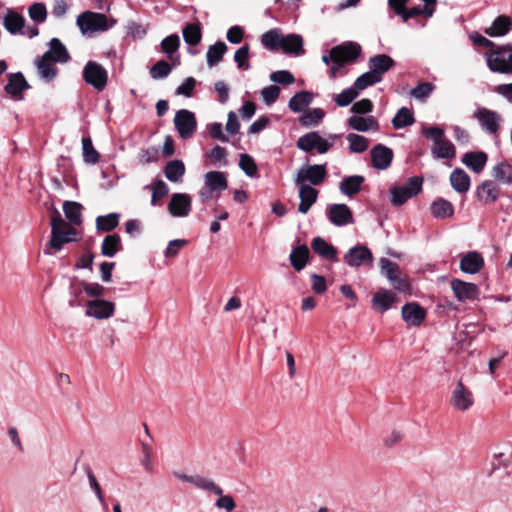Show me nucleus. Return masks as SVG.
Listing matches in <instances>:
<instances>
[{"mask_svg": "<svg viewBox=\"0 0 512 512\" xmlns=\"http://www.w3.org/2000/svg\"><path fill=\"white\" fill-rule=\"evenodd\" d=\"M364 181L361 175L346 176L339 183V189L343 195L352 197L361 190Z\"/></svg>", "mask_w": 512, "mask_h": 512, "instance_id": "obj_28", "label": "nucleus"}, {"mask_svg": "<svg viewBox=\"0 0 512 512\" xmlns=\"http://www.w3.org/2000/svg\"><path fill=\"white\" fill-rule=\"evenodd\" d=\"M313 100V94L309 91H301L296 93L290 100L288 107L295 113L304 111Z\"/></svg>", "mask_w": 512, "mask_h": 512, "instance_id": "obj_34", "label": "nucleus"}, {"mask_svg": "<svg viewBox=\"0 0 512 512\" xmlns=\"http://www.w3.org/2000/svg\"><path fill=\"white\" fill-rule=\"evenodd\" d=\"M193 485L195 487H197L198 489L207 491L216 496H221L223 493V489L218 484H216L213 480H211L207 477L201 476L199 474H195Z\"/></svg>", "mask_w": 512, "mask_h": 512, "instance_id": "obj_44", "label": "nucleus"}, {"mask_svg": "<svg viewBox=\"0 0 512 512\" xmlns=\"http://www.w3.org/2000/svg\"><path fill=\"white\" fill-rule=\"evenodd\" d=\"M205 184L214 191H223L227 188V179L223 172L210 171L205 174Z\"/></svg>", "mask_w": 512, "mask_h": 512, "instance_id": "obj_42", "label": "nucleus"}, {"mask_svg": "<svg viewBox=\"0 0 512 512\" xmlns=\"http://www.w3.org/2000/svg\"><path fill=\"white\" fill-rule=\"evenodd\" d=\"M317 133L308 132L301 136L296 142L297 148L304 152H310L315 149Z\"/></svg>", "mask_w": 512, "mask_h": 512, "instance_id": "obj_57", "label": "nucleus"}, {"mask_svg": "<svg viewBox=\"0 0 512 512\" xmlns=\"http://www.w3.org/2000/svg\"><path fill=\"white\" fill-rule=\"evenodd\" d=\"M326 215L329 221L338 227L352 224L353 214L346 204H331L326 209Z\"/></svg>", "mask_w": 512, "mask_h": 512, "instance_id": "obj_12", "label": "nucleus"}, {"mask_svg": "<svg viewBox=\"0 0 512 512\" xmlns=\"http://www.w3.org/2000/svg\"><path fill=\"white\" fill-rule=\"evenodd\" d=\"M346 139L349 142V150L352 153H363L368 148V140L364 136L350 133Z\"/></svg>", "mask_w": 512, "mask_h": 512, "instance_id": "obj_50", "label": "nucleus"}, {"mask_svg": "<svg viewBox=\"0 0 512 512\" xmlns=\"http://www.w3.org/2000/svg\"><path fill=\"white\" fill-rule=\"evenodd\" d=\"M261 95L266 105H271L277 101L280 95V88L277 85H269L262 89Z\"/></svg>", "mask_w": 512, "mask_h": 512, "instance_id": "obj_63", "label": "nucleus"}, {"mask_svg": "<svg viewBox=\"0 0 512 512\" xmlns=\"http://www.w3.org/2000/svg\"><path fill=\"white\" fill-rule=\"evenodd\" d=\"M171 72V66L164 60L158 61L150 70L153 79L166 78Z\"/></svg>", "mask_w": 512, "mask_h": 512, "instance_id": "obj_61", "label": "nucleus"}, {"mask_svg": "<svg viewBox=\"0 0 512 512\" xmlns=\"http://www.w3.org/2000/svg\"><path fill=\"white\" fill-rule=\"evenodd\" d=\"M430 212L436 219H446L454 215V206L445 198L438 197L431 203Z\"/></svg>", "mask_w": 512, "mask_h": 512, "instance_id": "obj_26", "label": "nucleus"}, {"mask_svg": "<svg viewBox=\"0 0 512 512\" xmlns=\"http://www.w3.org/2000/svg\"><path fill=\"white\" fill-rule=\"evenodd\" d=\"M112 302L102 299L91 300L87 303L86 315L96 319H107L114 314Z\"/></svg>", "mask_w": 512, "mask_h": 512, "instance_id": "obj_15", "label": "nucleus"}, {"mask_svg": "<svg viewBox=\"0 0 512 512\" xmlns=\"http://www.w3.org/2000/svg\"><path fill=\"white\" fill-rule=\"evenodd\" d=\"M30 86L21 72L11 73L8 76V82L5 85V92L15 100L23 99V91Z\"/></svg>", "mask_w": 512, "mask_h": 512, "instance_id": "obj_16", "label": "nucleus"}, {"mask_svg": "<svg viewBox=\"0 0 512 512\" xmlns=\"http://www.w3.org/2000/svg\"><path fill=\"white\" fill-rule=\"evenodd\" d=\"M326 176V164H306L298 169L294 183L295 185L318 186L324 182Z\"/></svg>", "mask_w": 512, "mask_h": 512, "instance_id": "obj_5", "label": "nucleus"}, {"mask_svg": "<svg viewBox=\"0 0 512 512\" xmlns=\"http://www.w3.org/2000/svg\"><path fill=\"white\" fill-rule=\"evenodd\" d=\"M76 231L73 228L67 230H56V227L51 229V238L49 241V247L55 251L62 249L65 243L76 240Z\"/></svg>", "mask_w": 512, "mask_h": 512, "instance_id": "obj_23", "label": "nucleus"}, {"mask_svg": "<svg viewBox=\"0 0 512 512\" xmlns=\"http://www.w3.org/2000/svg\"><path fill=\"white\" fill-rule=\"evenodd\" d=\"M311 248L316 254L325 260L338 261L337 249L321 237L313 238Z\"/></svg>", "mask_w": 512, "mask_h": 512, "instance_id": "obj_25", "label": "nucleus"}, {"mask_svg": "<svg viewBox=\"0 0 512 512\" xmlns=\"http://www.w3.org/2000/svg\"><path fill=\"white\" fill-rule=\"evenodd\" d=\"M82 205L74 201H65L63 203V211L66 218L73 225H80L82 223Z\"/></svg>", "mask_w": 512, "mask_h": 512, "instance_id": "obj_38", "label": "nucleus"}, {"mask_svg": "<svg viewBox=\"0 0 512 512\" xmlns=\"http://www.w3.org/2000/svg\"><path fill=\"white\" fill-rule=\"evenodd\" d=\"M261 43L266 48L281 49L286 53H299L303 46L300 34H262Z\"/></svg>", "mask_w": 512, "mask_h": 512, "instance_id": "obj_1", "label": "nucleus"}, {"mask_svg": "<svg viewBox=\"0 0 512 512\" xmlns=\"http://www.w3.org/2000/svg\"><path fill=\"white\" fill-rule=\"evenodd\" d=\"M343 260L350 267L357 268L365 264L371 265L373 255L368 247L358 244L345 253Z\"/></svg>", "mask_w": 512, "mask_h": 512, "instance_id": "obj_11", "label": "nucleus"}, {"mask_svg": "<svg viewBox=\"0 0 512 512\" xmlns=\"http://www.w3.org/2000/svg\"><path fill=\"white\" fill-rule=\"evenodd\" d=\"M492 176L500 183L512 185V165L507 162H501L492 169Z\"/></svg>", "mask_w": 512, "mask_h": 512, "instance_id": "obj_40", "label": "nucleus"}, {"mask_svg": "<svg viewBox=\"0 0 512 512\" xmlns=\"http://www.w3.org/2000/svg\"><path fill=\"white\" fill-rule=\"evenodd\" d=\"M475 194L477 199L483 204H492L498 200L500 188L494 181L485 180L477 186Z\"/></svg>", "mask_w": 512, "mask_h": 512, "instance_id": "obj_18", "label": "nucleus"}, {"mask_svg": "<svg viewBox=\"0 0 512 512\" xmlns=\"http://www.w3.org/2000/svg\"><path fill=\"white\" fill-rule=\"evenodd\" d=\"M309 249L306 245H301L292 250L290 254V262L296 271H301L307 263Z\"/></svg>", "mask_w": 512, "mask_h": 512, "instance_id": "obj_39", "label": "nucleus"}, {"mask_svg": "<svg viewBox=\"0 0 512 512\" xmlns=\"http://www.w3.org/2000/svg\"><path fill=\"white\" fill-rule=\"evenodd\" d=\"M434 88V85L430 82H421L411 90L410 95L419 101H425Z\"/></svg>", "mask_w": 512, "mask_h": 512, "instance_id": "obj_55", "label": "nucleus"}, {"mask_svg": "<svg viewBox=\"0 0 512 512\" xmlns=\"http://www.w3.org/2000/svg\"><path fill=\"white\" fill-rule=\"evenodd\" d=\"M51 62L53 61L44 55L35 61L40 77L46 81L53 80L57 75V69Z\"/></svg>", "mask_w": 512, "mask_h": 512, "instance_id": "obj_36", "label": "nucleus"}, {"mask_svg": "<svg viewBox=\"0 0 512 512\" xmlns=\"http://www.w3.org/2000/svg\"><path fill=\"white\" fill-rule=\"evenodd\" d=\"M49 44L50 48L43 54L44 56L53 62L65 63L69 60V53L59 39L53 38Z\"/></svg>", "mask_w": 512, "mask_h": 512, "instance_id": "obj_29", "label": "nucleus"}, {"mask_svg": "<svg viewBox=\"0 0 512 512\" xmlns=\"http://www.w3.org/2000/svg\"><path fill=\"white\" fill-rule=\"evenodd\" d=\"M394 300L395 294L392 291L381 289L374 294L372 298V306L374 309L383 313L390 309Z\"/></svg>", "mask_w": 512, "mask_h": 512, "instance_id": "obj_31", "label": "nucleus"}, {"mask_svg": "<svg viewBox=\"0 0 512 512\" xmlns=\"http://www.w3.org/2000/svg\"><path fill=\"white\" fill-rule=\"evenodd\" d=\"M380 268L381 272L385 274L389 281L393 280L394 277L399 275V266L398 264L390 261L387 258L380 259Z\"/></svg>", "mask_w": 512, "mask_h": 512, "instance_id": "obj_60", "label": "nucleus"}, {"mask_svg": "<svg viewBox=\"0 0 512 512\" xmlns=\"http://www.w3.org/2000/svg\"><path fill=\"white\" fill-rule=\"evenodd\" d=\"M325 113L320 108H313L306 111L299 119L302 126L311 127L317 125L324 117Z\"/></svg>", "mask_w": 512, "mask_h": 512, "instance_id": "obj_49", "label": "nucleus"}, {"mask_svg": "<svg viewBox=\"0 0 512 512\" xmlns=\"http://www.w3.org/2000/svg\"><path fill=\"white\" fill-rule=\"evenodd\" d=\"M121 238L118 234L107 235L101 245V253L106 257H114L121 250Z\"/></svg>", "mask_w": 512, "mask_h": 512, "instance_id": "obj_37", "label": "nucleus"}, {"mask_svg": "<svg viewBox=\"0 0 512 512\" xmlns=\"http://www.w3.org/2000/svg\"><path fill=\"white\" fill-rule=\"evenodd\" d=\"M227 50V46L224 42H217L209 46L206 59L209 67L217 65L223 58L224 53Z\"/></svg>", "mask_w": 512, "mask_h": 512, "instance_id": "obj_45", "label": "nucleus"}, {"mask_svg": "<svg viewBox=\"0 0 512 512\" xmlns=\"http://www.w3.org/2000/svg\"><path fill=\"white\" fill-rule=\"evenodd\" d=\"M83 80L97 91H103L107 85L108 72L98 62L88 61L82 71Z\"/></svg>", "mask_w": 512, "mask_h": 512, "instance_id": "obj_6", "label": "nucleus"}, {"mask_svg": "<svg viewBox=\"0 0 512 512\" xmlns=\"http://www.w3.org/2000/svg\"><path fill=\"white\" fill-rule=\"evenodd\" d=\"M299 189L300 203L298 212L306 214L310 208L316 203L318 198V190L309 185H296Z\"/></svg>", "mask_w": 512, "mask_h": 512, "instance_id": "obj_20", "label": "nucleus"}, {"mask_svg": "<svg viewBox=\"0 0 512 512\" xmlns=\"http://www.w3.org/2000/svg\"><path fill=\"white\" fill-rule=\"evenodd\" d=\"M185 173V166L181 160H172L164 169L166 178L171 182H178Z\"/></svg>", "mask_w": 512, "mask_h": 512, "instance_id": "obj_43", "label": "nucleus"}, {"mask_svg": "<svg viewBox=\"0 0 512 512\" xmlns=\"http://www.w3.org/2000/svg\"><path fill=\"white\" fill-rule=\"evenodd\" d=\"M423 179L417 176L410 177L404 185L390 188V202L394 206H401L409 199L418 195L422 190Z\"/></svg>", "mask_w": 512, "mask_h": 512, "instance_id": "obj_4", "label": "nucleus"}, {"mask_svg": "<svg viewBox=\"0 0 512 512\" xmlns=\"http://www.w3.org/2000/svg\"><path fill=\"white\" fill-rule=\"evenodd\" d=\"M431 153L434 159H453L456 156V149L450 140L443 138L432 146Z\"/></svg>", "mask_w": 512, "mask_h": 512, "instance_id": "obj_30", "label": "nucleus"}, {"mask_svg": "<svg viewBox=\"0 0 512 512\" xmlns=\"http://www.w3.org/2000/svg\"><path fill=\"white\" fill-rule=\"evenodd\" d=\"M487 66L493 72H512V67L509 59V46L492 51L487 56Z\"/></svg>", "mask_w": 512, "mask_h": 512, "instance_id": "obj_10", "label": "nucleus"}, {"mask_svg": "<svg viewBox=\"0 0 512 512\" xmlns=\"http://www.w3.org/2000/svg\"><path fill=\"white\" fill-rule=\"evenodd\" d=\"M381 82L370 70L360 75L354 82V86L358 92L366 89L369 86Z\"/></svg>", "mask_w": 512, "mask_h": 512, "instance_id": "obj_56", "label": "nucleus"}, {"mask_svg": "<svg viewBox=\"0 0 512 512\" xmlns=\"http://www.w3.org/2000/svg\"><path fill=\"white\" fill-rule=\"evenodd\" d=\"M372 165L377 170L387 169L393 160V151L383 144L375 145L371 151Z\"/></svg>", "mask_w": 512, "mask_h": 512, "instance_id": "obj_17", "label": "nucleus"}, {"mask_svg": "<svg viewBox=\"0 0 512 512\" xmlns=\"http://www.w3.org/2000/svg\"><path fill=\"white\" fill-rule=\"evenodd\" d=\"M451 406L461 412L469 410L474 405L473 393L462 383L458 381L452 391Z\"/></svg>", "mask_w": 512, "mask_h": 512, "instance_id": "obj_9", "label": "nucleus"}, {"mask_svg": "<svg viewBox=\"0 0 512 512\" xmlns=\"http://www.w3.org/2000/svg\"><path fill=\"white\" fill-rule=\"evenodd\" d=\"M270 80L274 83L289 85L295 82V77L290 71L279 70L271 73Z\"/></svg>", "mask_w": 512, "mask_h": 512, "instance_id": "obj_62", "label": "nucleus"}, {"mask_svg": "<svg viewBox=\"0 0 512 512\" xmlns=\"http://www.w3.org/2000/svg\"><path fill=\"white\" fill-rule=\"evenodd\" d=\"M488 156L483 151L467 152L462 157V163L475 173H480L484 169Z\"/></svg>", "mask_w": 512, "mask_h": 512, "instance_id": "obj_27", "label": "nucleus"}, {"mask_svg": "<svg viewBox=\"0 0 512 512\" xmlns=\"http://www.w3.org/2000/svg\"><path fill=\"white\" fill-rule=\"evenodd\" d=\"M402 318L412 326H419L425 319V310L417 303H407L402 307Z\"/></svg>", "mask_w": 512, "mask_h": 512, "instance_id": "obj_22", "label": "nucleus"}, {"mask_svg": "<svg viewBox=\"0 0 512 512\" xmlns=\"http://www.w3.org/2000/svg\"><path fill=\"white\" fill-rule=\"evenodd\" d=\"M83 292H85V281L76 278L72 279L69 286V307L74 308L82 306Z\"/></svg>", "mask_w": 512, "mask_h": 512, "instance_id": "obj_32", "label": "nucleus"}, {"mask_svg": "<svg viewBox=\"0 0 512 512\" xmlns=\"http://www.w3.org/2000/svg\"><path fill=\"white\" fill-rule=\"evenodd\" d=\"M393 65L394 60L386 54L375 55L368 61L369 70L379 78L380 81H382L383 75L387 73Z\"/></svg>", "mask_w": 512, "mask_h": 512, "instance_id": "obj_19", "label": "nucleus"}, {"mask_svg": "<svg viewBox=\"0 0 512 512\" xmlns=\"http://www.w3.org/2000/svg\"><path fill=\"white\" fill-rule=\"evenodd\" d=\"M451 289L456 299L460 302L473 301L477 299L480 294V289L476 284L460 279H453L451 281Z\"/></svg>", "mask_w": 512, "mask_h": 512, "instance_id": "obj_13", "label": "nucleus"}, {"mask_svg": "<svg viewBox=\"0 0 512 512\" xmlns=\"http://www.w3.org/2000/svg\"><path fill=\"white\" fill-rule=\"evenodd\" d=\"M174 125L182 139H189L197 128L195 114L187 109L177 111L174 117Z\"/></svg>", "mask_w": 512, "mask_h": 512, "instance_id": "obj_8", "label": "nucleus"}, {"mask_svg": "<svg viewBox=\"0 0 512 512\" xmlns=\"http://www.w3.org/2000/svg\"><path fill=\"white\" fill-rule=\"evenodd\" d=\"M450 183L455 191L458 193H465L470 187V177L461 168H456L450 175Z\"/></svg>", "mask_w": 512, "mask_h": 512, "instance_id": "obj_33", "label": "nucleus"}, {"mask_svg": "<svg viewBox=\"0 0 512 512\" xmlns=\"http://www.w3.org/2000/svg\"><path fill=\"white\" fill-rule=\"evenodd\" d=\"M350 128L359 132L378 131L379 123L374 116L362 117L353 115L347 120Z\"/></svg>", "mask_w": 512, "mask_h": 512, "instance_id": "obj_24", "label": "nucleus"}, {"mask_svg": "<svg viewBox=\"0 0 512 512\" xmlns=\"http://www.w3.org/2000/svg\"><path fill=\"white\" fill-rule=\"evenodd\" d=\"M239 166L248 177H254L257 175V165L250 155L241 154Z\"/></svg>", "mask_w": 512, "mask_h": 512, "instance_id": "obj_58", "label": "nucleus"}, {"mask_svg": "<svg viewBox=\"0 0 512 512\" xmlns=\"http://www.w3.org/2000/svg\"><path fill=\"white\" fill-rule=\"evenodd\" d=\"M415 122L414 114L411 109L407 107L400 108L394 118L392 125L395 129H402L412 125Z\"/></svg>", "mask_w": 512, "mask_h": 512, "instance_id": "obj_41", "label": "nucleus"}, {"mask_svg": "<svg viewBox=\"0 0 512 512\" xmlns=\"http://www.w3.org/2000/svg\"><path fill=\"white\" fill-rule=\"evenodd\" d=\"M248 52L249 47L248 45H243L238 50H236L234 55V60L237 63L238 68L243 70H248L250 68V65L248 63Z\"/></svg>", "mask_w": 512, "mask_h": 512, "instance_id": "obj_64", "label": "nucleus"}, {"mask_svg": "<svg viewBox=\"0 0 512 512\" xmlns=\"http://www.w3.org/2000/svg\"><path fill=\"white\" fill-rule=\"evenodd\" d=\"M167 209L173 217H186L191 211V197L185 193H174Z\"/></svg>", "mask_w": 512, "mask_h": 512, "instance_id": "obj_14", "label": "nucleus"}, {"mask_svg": "<svg viewBox=\"0 0 512 512\" xmlns=\"http://www.w3.org/2000/svg\"><path fill=\"white\" fill-rule=\"evenodd\" d=\"M473 118L478 121L482 130L489 135L497 134L502 122V117L498 112L485 107L477 108L473 113Z\"/></svg>", "mask_w": 512, "mask_h": 512, "instance_id": "obj_7", "label": "nucleus"}, {"mask_svg": "<svg viewBox=\"0 0 512 512\" xmlns=\"http://www.w3.org/2000/svg\"><path fill=\"white\" fill-rule=\"evenodd\" d=\"M434 12V7L418 5L412 8H406L405 12L402 15V19L404 21H408L409 19L422 15L427 19L431 17Z\"/></svg>", "mask_w": 512, "mask_h": 512, "instance_id": "obj_51", "label": "nucleus"}, {"mask_svg": "<svg viewBox=\"0 0 512 512\" xmlns=\"http://www.w3.org/2000/svg\"><path fill=\"white\" fill-rule=\"evenodd\" d=\"M76 22L81 32H104L112 29L116 21L102 13L85 11Z\"/></svg>", "mask_w": 512, "mask_h": 512, "instance_id": "obj_3", "label": "nucleus"}, {"mask_svg": "<svg viewBox=\"0 0 512 512\" xmlns=\"http://www.w3.org/2000/svg\"><path fill=\"white\" fill-rule=\"evenodd\" d=\"M484 265L482 255L477 251H471L462 256L460 270L466 274L478 273Z\"/></svg>", "mask_w": 512, "mask_h": 512, "instance_id": "obj_21", "label": "nucleus"}, {"mask_svg": "<svg viewBox=\"0 0 512 512\" xmlns=\"http://www.w3.org/2000/svg\"><path fill=\"white\" fill-rule=\"evenodd\" d=\"M119 217L120 215L115 212L98 216L96 218V228L100 231L110 232L118 226Z\"/></svg>", "mask_w": 512, "mask_h": 512, "instance_id": "obj_46", "label": "nucleus"}, {"mask_svg": "<svg viewBox=\"0 0 512 512\" xmlns=\"http://www.w3.org/2000/svg\"><path fill=\"white\" fill-rule=\"evenodd\" d=\"M361 53V46L355 42H344L332 48V62L330 76L335 78L337 72L346 63L354 62Z\"/></svg>", "mask_w": 512, "mask_h": 512, "instance_id": "obj_2", "label": "nucleus"}, {"mask_svg": "<svg viewBox=\"0 0 512 512\" xmlns=\"http://www.w3.org/2000/svg\"><path fill=\"white\" fill-rule=\"evenodd\" d=\"M512 30V18L506 15L498 16L490 28L484 32H509Z\"/></svg>", "mask_w": 512, "mask_h": 512, "instance_id": "obj_54", "label": "nucleus"}, {"mask_svg": "<svg viewBox=\"0 0 512 512\" xmlns=\"http://www.w3.org/2000/svg\"><path fill=\"white\" fill-rule=\"evenodd\" d=\"M146 189L152 191L151 205H158L157 200L166 196L169 193L168 185L161 179H156L151 185H147Z\"/></svg>", "mask_w": 512, "mask_h": 512, "instance_id": "obj_48", "label": "nucleus"}, {"mask_svg": "<svg viewBox=\"0 0 512 512\" xmlns=\"http://www.w3.org/2000/svg\"><path fill=\"white\" fill-rule=\"evenodd\" d=\"M8 32H21L25 26L24 17L14 10H8L3 21Z\"/></svg>", "mask_w": 512, "mask_h": 512, "instance_id": "obj_35", "label": "nucleus"}, {"mask_svg": "<svg viewBox=\"0 0 512 512\" xmlns=\"http://www.w3.org/2000/svg\"><path fill=\"white\" fill-rule=\"evenodd\" d=\"M179 45L180 39L177 34H170L161 42L162 50L168 57H171V55L178 50Z\"/></svg>", "mask_w": 512, "mask_h": 512, "instance_id": "obj_59", "label": "nucleus"}, {"mask_svg": "<svg viewBox=\"0 0 512 512\" xmlns=\"http://www.w3.org/2000/svg\"><path fill=\"white\" fill-rule=\"evenodd\" d=\"M82 153H83V160L85 163L92 164V165L98 163L100 154L94 148L90 137L82 138Z\"/></svg>", "mask_w": 512, "mask_h": 512, "instance_id": "obj_47", "label": "nucleus"}, {"mask_svg": "<svg viewBox=\"0 0 512 512\" xmlns=\"http://www.w3.org/2000/svg\"><path fill=\"white\" fill-rule=\"evenodd\" d=\"M358 94L359 92L353 85L352 87L346 88L341 93L337 94L333 100L339 107H346L357 98Z\"/></svg>", "mask_w": 512, "mask_h": 512, "instance_id": "obj_52", "label": "nucleus"}, {"mask_svg": "<svg viewBox=\"0 0 512 512\" xmlns=\"http://www.w3.org/2000/svg\"><path fill=\"white\" fill-rule=\"evenodd\" d=\"M28 15L31 21H33L35 24L43 23L47 19L46 6L40 2L33 3L28 8Z\"/></svg>", "mask_w": 512, "mask_h": 512, "instance_id": "obj_53", "label": "nucleus"}]
</instances>
